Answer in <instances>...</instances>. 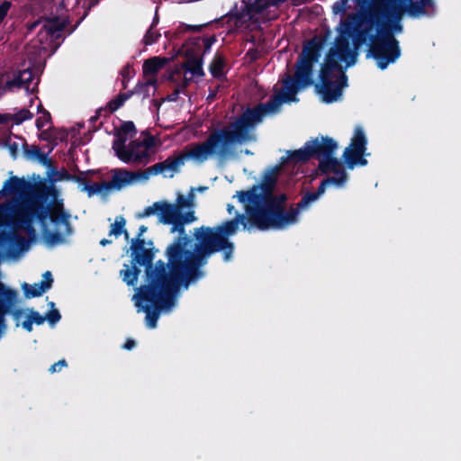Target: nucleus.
<instances>
[{"label":"nucleus","mask_w":461,"mask_h":461,"mask_svg":"<svg viewBox=\"0 0 461 461\" xmlns=\"http://www.w3.org/2000/svg\"><path fill=\"white\" fill-rule=\"evenodd\" d=\"M326 41L324 35H315L307 41L297 58L294 76L286 75L282 81L284 89L271 96L267 103L247 108L232 122L221 129L214 130L204 141L194 144L186 152L167 158L162 161L165 170L177 172L185 158L197 163H203L212 156L226 158L232 154L235 145L255 140L252 131L266 114L277 113L283 103L298 101L297 93L313 84V67L321 57Z\"/></svg>","instance_id":"obj_1"},{"label":"nucleus","mask_w":461,"mask_h":461,"mask_svg":"<svg viewBox=\"0 0 461 461\" xmlns=\"http://www.w3.org/2000/svg\"><path fill=\"white\" fill-rule=\"evenodd\" d=\"M245 213H236V216L223 221L215 227L201 226L194 230L195 240L193 249H187L192 242L190 236L176 237L166 249L167 258H176L178 264L187 271L189 278L199 279L204 276L201 267L205 266L208 258L217 252L221 251L223 260L230 261L232 258L235 246L229 238L239 230L241 224L244 230L258 229L267 230L273 229L267 222H257L252 219L249 207L244 204Z\"/></svg>","instance_id":"obj_2"},{"label":"nucleus","mask_w":461,"mask_h":461,"mask_svg":"<svg viewBox=\"0 0 461 461\" xmlns=\"http://www.w3.org/2000/svg\"><path fill=\"white\" fill-rule=\"evenodd\" d=\"M169 271L155 270L145 275V284L132 296L138 312H145L146 326L155 329L162 311L171 309L181 285L187 287L195 278H189L176 258H167Z\"/></svg>","instance_id":"obj_3"},{"label":"nucleus","mask_w":461,"mask_h":461,"mask_svg":"<svg viewBox=\"0 0 461 461\" xmlns=\"http://www.w3.org/2000/svg\"><path fill=\"white\" fill-rule=\"evenodd\" d=\"M277 182L273 172H267L260 184L253 185L248 190L237 191L235 196L242 204L249 207L252 219L257 222H267L275 230L281 215L283 205H286L288 195L285 193H274Z\"/></svg>","instance_id":"obj_4"},{"label":"nucleus","mask_w":461,"mask_h":461,"mask_svg":"<svg viewBox=\"0 0 461 461\" xmlns=\"http://www.w3.org/2000/svg\"><path fill=\"white\" fill-rule=\"evenodd\" d=\"M59 191L54 185H47L43 182L35 184L32 197L48 210V218L55 225L62 224L65 227L63 232L50 230L45 228L42 231L44 242L49 247L68 243V237L74 232L70 223V214L64 209L63 200H58Z\"/></svg>","instance_id":"obj_5"},{"label":"nucleus","mask_w":461,"mask_h":461,"mask_svg":"<svg viewBox=\"0 0 461 461\" xmlns=\"http://www.w3.org/2000/svg\"><path fill=\"white\" fill-rule=\"evenodd\" d=\"M384 5L382 0H374L371 5H366V9L360 11L357 24H366V27L357 30L354 39L356 49L366 41L368 33L374 28L376 29V32H387L392 37H395V33L402 32V25L400 23L402 13L399 9H393V5Z\"/></svg>","instance_id":"obj_6"},{"label":"nucleus","mask_w":461,"mask_h":461,"mask_svg":"<svg viewBox=\"0 0 461 461\" xmlns=\"http://www.w3.org/2000/svg\"><path fill=\"white\" fill-rule=\"evenodd\" d=\"M184 208H192L190 199H187L184 194H178L175 203H169L167 201H158L148 206L140 214V217H149L157 214L158 221L171 225L170 232H177V237L188 236L185 233V226L192 223L196 220L194 211L183 212Z\"/></svg>","instance_id":"obj_7"},{"label":"nucleus","mask_w":461,"mask_h":461,"mask_svg":"<svg viewBox=\"0 0 461 461\" xmlns=\"http://www.w3.org/2000/svg\"><path fill=\"white\" fill-rule=\"evenodd\" d=\"M367 39L370 42L366 58H373L380 69H385L401 57L400 42L395 37L390 36L389 33L376 32L375 34H368Z\"/></svg>","instance_id":"obj_8"},{"label":"nucleus","mask_w":461,"mask_h":461,"mask_svg":"<svg viewBox=\"0 0 461 461\" xmlns=\"http://www.w3.org/2000/svg\"><path fill=\"white\" fill-rule=\"evenodd\" d=\"M338 142L329 136L316 137L305 142L303 148L290 151L288 158L294 163H306L311 158L327 159L335 154Z\"/></svg>","instance_id":"obj_9"},{"label":"nucleus","mask_w":461,"mask_h":461,"mask_svg":"<svg viewBox=\"0 0 461 461\" xmlns=\"http://www.w3.org/2000/svg\"><path fill=\"white\" fill-rule=\"evenodd\" d=\"M148 228L145 225H140L138 230V234L135 238L131 240V258H133L135 263H138L140 267H145V275L149 272L155 270H160L162 272L169 271L168 262L165 263L159 259L153 264L156 253L158 251L155 248H146V241L142 235L147 231Z\"/></svg>","instance_id":"obj_10"},{"label":"nucleus","mask_w":461,"mask_h":461,"mask_svg":"<svg viewBox=\"0 0 461 461\" xmlns=\"http://www.w3.org/2000/svg\"><path fill=\"white\" fill-rule=\"evenodd\" d=\"M337 69L321 65L320 70V83L315 85V89L321 95L326 104L336 102L342 95V90L348 85V77L340 72L339 77L332 81L333 72Z\"/></svg>","instance_id":"obj_11"},{"label":"nucleus","mask_w":461,"mask_h":461,"mask_svg":"<svg viewBox=\"0 0 461 461\" xmlns=\"http://www.w3.org/2000/svg\"><path fill=\"white\" fill-rule=\"evenodd\" d=\"M284 0H248L244 2V9L241 12L235 11L221 16L219 22L227 24L230 30L238 29L242 26L246 15L251 17L254 14H260L271 6H278Z\"/></svg>","instance_id":"obj_12"},{"label":"nucleus","mask_w":461,"mask_h":461,"mask_svg":"<svg viewBox=\"0 0 461 461\" xmlns=\"http://www.w3.org/2000/svg\"><path fill=\"white\" fill-rule=\"evenodd\" d=\"M357 57V52L350 48L348 39L340 35L336 38L334 46L329 50L322 65L341 72L342 69L338 61H343L346 67H351L356 63Z\"/></svg>","instance_id":"obj_13"},{"label":"nucleus","mask_w":461,"mask_h":461,"mask_svg":"<svg viewBox=\"0 0 461 461\" xmlns=\"http://www.w3.org/2000/svg\"><path fill=\"white\" fill-rule=\"evenodd\" d=\"M33 219L38 220L41 224L42 230L47 227L48 210L40 204L35 198L30 201L25 209L19 214L16 225L23 228L28 234H34L35 230L32 226Z\"/></svg>","instance_id":"obj_14"},{"label":"nucleus","mask_w":461,"mask_h":461,"mask_svg":"<svg viewBox=\"0 0 461 461\" xmlns=\"http://www.w3.org/2000/svg\"><path fill=\"white\" fill-rule=\"evenodd\" d=\"M360 6H366L371 0H354ZM384 5H393L402 13L407 12L411 17H420L427 14L426 7L433 6V0H382Z\"/></svg>","instance_id":"obj_15"},{"label":"nucleus","mask_w":461,"mask_h":461,"mask_svg":"<svg viewBox=\"0 0 461 461\" xmlns=\"http://www.w3.org/2000/svg\"><path fill=\"white\" fill-rule=\"evenodd\" d=\"M320 197L317 196L314 192H307L295 206L292 205L286 210V206L283 205L281 215L284 219L277 221L275 230H282L295 224L298 221L300 212L307 210L311 203H314Z\"/></svg>","instance_id":"obj_16"},{"label":"nucleus","mask_w":461,"mask_h":461,"mask_svg":"<svg viewBox=\"0 0 461 461\" xmlns=\"http://www.w3.org/2000/svg\"><path fill=\"white\" fill-rule=\"evenodd\" d=\"M0 247L6 249V255L10 258H16L20 252L27 249V240L16 232H0Z\"/></svg>","instance_id":"obj_17"},{"label":"nucleus","mask_w":461,"mask_h":461,"mask_svg":"<svg viewBox=\"0 0 461 461\" xmlns=\"http://www.w3.org/2000/svg\"><path fill=\"white\" fill-rule=\"evenodd\" d=\"M112 180L106 182L109 190H121L123 187L141 180L139 171L133 172L125 168H114L111 170Z\"/></svg>","instance_id":"obj_18"},{"label":"nucleus","mask_w":461,"mask_h":461,"mask_svg":"<svg viewBox=\"0 0 461 461\" xmlns=\"http://www.w3.org/2000/svg\"><path fill=\"white\" fill-rule=\"evenodd\" d=\"M34 186L35 184L32 185L23 177L11 176L4 183L3 188L0 190V198L6 195H22L29 191L32 194Z\"/></svg>","instance_id":"obj_19"},{"label":"nucleus","mask_w":461,"mask_h":461,"mask_svg":"<svg viewBox=\"0 0 461 461\" xmlns=\"http://www.w3.org/2000/svg\"><path fill=\"white\" fill-rule=\"evenodd\" d=\"M42 277L43 280L40 283H35L33 285L23 283L22 285V289L23 291L25 298L31 299L34 297H39L51 288L53 284V277L51 272L46 271L42 275Z\"/></svg>","instance_id":"obj_20"},{"label":"nucleus","mask_w":461,"mask_h":461,"mask_svg":"<svg viewBox=\"0 0 461 461\" xmlns=\"http://www.w3.org/2000/svg\"><path fill=\"white\" fill-rule=\"evenodd\" d=\"M126 155L129 157L130 160L125 162L126 164H147L149 161V152L147 149H143L140 140H131L128 144V149L126 150Z\"/></svg>","instance_id":"obj_21"},{"label":"nucleus","mask_w":461,"mask_h":461,"mask_svg":"<svg viewBox=\"0 0 461 461\" xmlns=\"http://www.w3.org/2000/svg\"><path fill=\"white\" fill-rule=\"evenodd\" d=\"M185 56L186 60L181 65L182 68L190 72L193 76L203 77V55H197L193 49H187Z\"/></svg>","instance_id":"obj_22"},{"label":"nucleus","mask_w":461,"mask_h":461,"mask_svg":"<svg viewBox=\"0 0 461 461\" xmlns=\"http://www.w3.org/2000/svg\"><path fill=\"white\" fill-rule=\"evenodd\" d=\"M365 152L350 147L346 148L343 152V158L347 167L353 169L357 165L366 166L367 160L364 158Z\"/></svg>","instance_id":"obj_23"},{"label":"nucleus","mask_w":461,"mask_h":461,"mask_svg":"<svg viewBox=\"0 0 461 461\" xmlns=\"http://www.w3.org/2000/svg\"><path fill=\"white\" fill-rule=\"evenodd\" d=\"M168 62V59L165 57H152L146 59L142 65V72L145 77H157V74Z\"/></svg>","instance_id":"obj_24"},{"label":"nucleus","mask_w":461,"mask_h":461,"mask_svg":"<svg viewBox=\"0 0 461 461\" xmlns=\"http://www.w3.org/2000/svg\"><path fill=\"white\" fill-rule=\"evenodd\" d=\"M318 169L323 175H328L330 173L333 174H343L347 173L342 162L333 156L330 157L327 159H321Z\"/></svg>","instance_id":"obj_25"},{"label":"nucleus","mask_w":461,"mask_h":461,"mask_svg":"<svg viewBox=\"0 0 461 461\" xmlns=\"http://www.w3.org/2000/svg\"><path fill=\"white\" fill-rule=\"evenodd\" d=\"M65 26L66 23L60 21L59 17L47 19L39 32L38 36L41 37L44 32L46 37L50 36L57 38L59 33L64 30Z\"/></svg>","instance_id":"obj_26"},{"label":"nucleus","mask_w":461,"mask_h":461,"mask_svg":"<svg viewBox=\"0 0 461 461\" xmlns=\"http://www.w3.org/2000/svg\"><path fill=\"white\" fill-rule=\"evenodd\" d=\"M138 266L140 265L135 263L133 258H131V265H123L124 268L121 270L120 276L127 285L135 286L137 285L139 276L140 274V269Z\"/></svg>","instance_id":"obj_27"},{"label":"nucleus","mask_w":461,"mask_h":461,"mask_svg":"<svg viewBox=\"0 0 461 461\" xmlns=\"http://www.w3.org/2000/svg\"><path fill=\"white\" fill-rule=\"evenodd\" d=\"M127 135L122 134L118 131L116 134V139L113 142V149L114 150L117 158L122 162H128L130 160L129 157L126 155V150L128 149V145H126Z\"/></svg>","instance_id":"obj_28"},{"label":"nucleus","mask_w":461,"mask_h":461,"mask_svg":"<svg viewBox=\"0 0 461 461\" xmlns=\"http://www.w3.org/2000/svg\"><path fill=\"white\" fill-rule=\"evenodd\" d=\"M226 66V60L223 55L216 53L209 65V71L216 79L224 77L223 69Z\"/></svg>","instance_id":"obj_29"},{"label":"nucleus","mask_w":461,"mask_h":461,"mask_svg":"<svg viewBox=\"0 0 461 461\" xmlns=\"http://www.w3.org/2000/svg\"><path fill=\"white\" fill-rule=\"evenodd\" d=\"M133 94L134 91L132 90L127 93H121L115 98L109 101L104 107L106 109L104 116H109L110 113H113L121 108L124 103L132 96Z\"/></svg>","instance_id":"obj_30"},{"label":"nucleus","mask_w":461,"mask_h":461,"mask_svg":"<svg viewBox=\"0 0 461 461\" xmlns=\"http://www.w3.org/2000/svg\"><path fill=\"white\" fill-rule=\"evenodd\" d=\"M367 140L366 138L365 132L361 127H357L355 129L354 136L351 140L350 148L355 149H359L366 151V150Z\"/></svg>","instance_id":"obj_31"},{"label":"nucleus","mask_w":461,"mask_h":461,"mask_svg":"<svg viewBox=\"0 0 461 461\" xmlns=\"http://www.w3.org/2000/svg\"><path fill=\"white\" fill-rule=\"evenodd\" d=\"M358 15H353L349 18H347L344 21H341L340 24L343 27V31L341 32L347 33L348 35H351L352 32H355V35H357V29H364L366 27V24H357L358 21ZM356 37V36H354ZM355 38H353L354 40Z\"/></svg>","instance_id":"obj_32"},{"label":"nucleus","mask_w":461,"mask_h":461,"mask_svg":"<svg viewBox=\"0 0 461 461\" xmlns=\"http://www.w3.org/2000/svg\"><path fill=\"white\" fill-rule=\"evenodd\" d=\"M108 186L106 182H101V183H94L89 184L86 183L84 186H82L81 191L86 192L87 195L91 197L94 194H101L104 191H108Z\"/></svg>","instance_id":"obj_33"},{"label":"nucleus","mask_w":461,"mask_h":461,"mask_svg":"<svg viewBox=\"0 0 461 461\" xmlns=\"http://www.w3.org/2000/svg\"><path fill=\"white\" fill-rule=\"evenodd\" d=\"M166 170L162 162L154 164L153 166L146 168L145 170L139 171L141 180H148L151 175H158L164 173Z\"/></svg>","instance_id":"obj_34"},{"label":"nucleus","mask_w":461,"mask_h":461,"mask_svg":"<svg viewBox=\"0 0 461 461\" xmlns=\"http://www.w3.org/2000/svg\"><path fill=\"white\" fill-rule=\"evenodd\" d=\"M27 71H21L18 75H16L13 79L5 82L4 86V90L12 91L13 88H22L24 86L23 76L26 75Z\"/></svg>","instance_id":"obj_35"},{"label":"nucleus","mask_w":461,"mask_h":461,"mask_svg":"<svg viewBox=\"0 0 461 461\" xmlns=\"http://www.w3.org/2000/svg\"><path fill=\"white\" fill-rule=\"evenodd\" d=\"M126 220L122 215L117 216L115 218V221L111 224V228L109 230V236L119 237L122 234L123 227H125Z\"/></svg>","instance_id":"obj_36"},{"label":"nucleus","mask_w":461,"mask_h":461,"mask_svg":"<svg viewBox=\"0 0 461 461\" xmlns=\"http://www.w3.org/2000/svg\"><path fill=\"white\" fill-rule=\"evenodd\" d=\"M13 122L19 125L23 123L24 121L31 120L33 117V113L26 109L23 108L20 111H18L16 113L12 114Z\"/></svg>","instance_id":"obj_37"},{"label":"nucleus","mask_w":461,"mask_h":461,"mask_svg":"<svg viewBox=\"0 0 461 461\" xmlns=\"http://www.w3.org/2000/svg\"><path fill=\"white\" fill-rule=\"evenodd\" d=\"M154 29L149 27L143 37L142 41L146 46L156 43L161 36L159 32Z\"/></svg>","instance_id":"obj_38"},{"label":"nucleus","mask_w":461,"mask_h":461,"mask_svg":"<svg viewBox=\"0 0 461 461\" xmlns=\"http://www.w3.org/2000/svg\"><path fill=\"white\" fill-rule=\"evenodd\" d=\"M49 305L50 306L51 309L45 315L46 321H48L50 325H55L61 319V315L59 310L54 308L55 303L53 302H50Z\"/></svg>","instance_id":"obj_39"},{"label":"nucleus","mask_w":461,"mask_h":461,"mask_svg":"<svg viewBox=\"0 0 461 461\" xmlns=\"http://www.w3.org/2000/svg\"><path fill=\"white\" fill-rule=\"evenodd\" d=\"M336 176H328L324 178L328 185H334L338 187H342L348 180V174H335Z\"/></svg>","instance_id":"obj_40"},{"label":"nucleus","mask_w":461,"mask_h":461,"mask_svg":"<svg viewBox=\"0 0 461 461\" xmlns=\"http://www.w3.org/2000/svg\"><path fill=\"white\" fill-rule=\"evenodd\" d=\"M203 41V53L205 54L207 51H209L212 48V45L216 41L215 36L206 37L203 39H201L200 37H196L194 39V46H200V41Z\"/></svg>","instance_id":"obj_41"},{"label":"nucleus","mask_w":461,"mask_h":461,"mask_svg":"<svg viewBox=\"0 0 461 461\" xmlns=\"http://www.w3.org/2000/svg\"><path fill=\"white\" fill-rule=\"evenodd\" d=\"M208 23L200 24V25H189L185 23H181L177 29L176 33H185V32H199L202 29L207 26Z\"/></svg>","instance_id":"obj_42"},{"label":"nucleus","mask_w":461,"mask_h":461,"mask_svg":"<svg viewBox=\"0 0 461 461\" xmlns=\"http://www.w3.org/2000/svg\"><path fill=\"white\" fill-rule=\"evenodd\" d=\"M41 152V149L39 146H32V148H29L27 144L23 145L24 156L29 159H37Z\"/></svg>","instance_id":"obj_43"},{"label":"nucleus","mask_w":461,"mask_h":461,"mask_svg":"<svg viewBox=\"0 0 461 461\" xmlns=\"http://www.w3.org/2000/svg\"><path fill=\"white\" fill-rule=\"evenodd\" d=\"M53 176H56V178L54 179H51V184L50 185H53V183L57 182V181H61V180H67V181H71L72 180V174H70L67 169L63 168L62 170L60 171H58L57 169H55V171L52 173Z\"/></svg>","instance_id":"obj_44"},{"label":"nucleus","mask_w":461,"mask_h":461,"mask_svg":"<svg viewBox=\"0 0 461 461\" xmlns=\"http://www.w3.org/2000/svg\"><path fill=\"white\" fill-rule=\"evenodd\" d=\"M348 7V0H338L333 4L332 11L335 14H345Z\"/></svg>","instance_id":"obj_45"},{"label":"nucleus","mask_w":461,"mask_h":461,"mask_svg":"<svg viewBox=\"0 0 461 461\" xmlns=\"http://www.w3.org/2000/svg\"><path fill=\"white\" fill-rule=\"evenodd\" d=\"M156 85H157V77H151L144 83H138L132 91H134V93H140L142 91V88H145L146 92H149V87L150 86H155Z\"/></svg>","instance_id":"obj_46"},{"label":"nucleus","mask_w":461,"mask_h":461,"mask_svg":"<svg viewBox=\"0 0 461 461\" xmlns=\"http://www.w3.org/2000/svg\"><path fill=\"white\" fill-rule=\"evenodd\" d=\"M119 131L124 135H128V134L135 135L137 133L136 127H135L133 122H131V121L124 122L121 125Z\"/></svg>","instance_id":"obj_47"},{"label":"nucleus","mask_w":461,"mask_h":461,"mask_svg":"<svg viewBox=\"0 0 461 461\" xmlns=\"http://www.w3.org/2000/svg\"><path fill=\"white\" fill-rule=\"evenodd\" d=\"M28 311H29V314H28L29 318L36 325H42L44 323V321H46V317L41 315L39 312H37L33 309H29Z\"/></svg>","instance_id":"obj_48"},{"label":"nucleus","mask_w":461,"mask_h":461,"mask_svg":"<svg viewBox=\"0 0 461 461\" xmlns=\"http://www.w3.org/2000/svg\"><path fill=\"white\" fill-rule=\"evenodd\" d=\"M51 122V115L48 111H44L42 116L36 119L35 126L38 130H41L46 123Z\"/></svg>","instance_id":"obj_49"},{"label":"nucleus","mask_w":461,"mask_h":461,"mask_svg":"<svg viewBox=\"0 0 461 461\" xmlns=\"http://www.w3.org/2000/svg\"><path fill=\"white\" fill-rule=\"evenodd\" d=\"M11 7H12V3L8 0H5L0 3V25L5 21Z\"/></svg>","instance_id":"obj_50"},{"label":"nucleus","mask_w":461,"mask_h":461,"mask_svg":"<svg viewBox=\"0 0 461 461\" xmlns=\"http://www.w3.org/2000/svg\"><path fill=\"white\" fill-rule=\"evenodd\" d=\"M55 131L56 129L53 126L50 127L47 130H43L40 134V139L47 141L50 140V139H57Z\"/></svg>","instance_id":"obj_51"},{"label":"nucleus","mask_w":461,"mask_h":461,"mask_svg":"<svg viewBox=\"0 0 461 461\" xmlns=\"http://www.w3.org/2000/svg\"><path fill=\"white\" fill-rule=\"evenodd\" d=\"M133 72V69H132V67L131 65L130 64H127L126 66L123 67L121 74L123 77V80H122V86H123V88H126L127 87V80L130 78L131 77V74Z\"/></svg>","instance_id":"obj_52"},{"label":"nucleus","mask_w":461,"mask_h":461,"mask_svg":"<svg viewBox=\"0 0 461 461\" xmlns=\"http://www.w3.org/2000/svg\"><path fill=\"white\" fill-rule=\"evenodd\" d=\"M67 366H68V364H67L66 360L60 359L58 362L51 365L50 367L49 368V371H50V373L54 374L56 372H59L62 367H65Z\"/></svg>","instance_id":"obj_53"},{"label":"nucleus","mask_w":461,"mask_h":461,"mask_svg":"<svg viewBox=\"0 0 461 461\" xmlns=\"http://www.w3.org/2000/svg\"><path fill=\"white\" fill-rule=\"evenodd\" d=\"M140 144L143 149H147L149 151V149L155 145V139L152 135H148L147 138L140 140Z\"/></svg>","instance_id":"obj_54"},{"label":"nucleus","mask_w":461,"mask_h":461,"mask_svg":"<svg viewBox=\"0 0 461 461\" xmlns=\"http://www.w3.org/2000/svg\"><path fill=\"white\" fill-rule=\"evenodd\" d=\"M105 112H106L105 108L101 107V108L97 109V111L95 112V114L89 119L90 123L94 126L95 123L98 121V119L102 115L104 116Z\"/></svg>","instance_id":"obj_55"},{"label":"nucleus","mask_w":461,"mask_h":461,"mask_svg":"<svg viewBox=\"0 0 461 461\" xmlns=\"http://www.w3.org/2000/svg\"><path fill=\"white\" fill-rule=\"evenodd\" d=\"M7 146H8L10 155L14 158H16L18 156V150H19L18 144L16 142H10L7 144Z\"/></svg>","instance_id":"obj_56"},{"label":"nucleus","mask_w":461,"mask_h":461,"mask_svg":"<svg viewBox=\"0 0 461 461\" xmlns=\"http://www.w3.org/2000/svg\"><path fill=\"white\" fill-rule=\"evenodd\" d=\"M183 93V90L179 87H176L175 90L167 95V99L169 102H176L178 99L179 95Z\"/></svg>","instance_id":"obj_57"},{"label":"nucleus","mask_w":461,"mask_h":461,"mask_svg":"<svg viewBox=\"0 0 461 461\" xmlns=\"http://www.w3.org/2000/svg\"><path fill=\"white\" fill-rule=\"evenodd\" d=\"M327 186H328V184H327L326 180H325V179H323V180L320 183V185H319V186H318L317 190L314 192V193H315V194H316L317 196L321 197V196L325 193Z\"/></svg>","instance_id":"obj_58"},{"label":"nucleus","mask_w":461,"mask_h":461,"mask_svg":"<svg viewBox=\"0 0 461 461\" xmlns=\"http://www.w3.org/2000/svg\"><path fill=\"white\" fill-rule=\"evenodd\" d=\"M24 71H27L26 75H28V77H23V82H24L23 87H26V89H28L31 82L33 79V75H32V72L29 69H25Z\"/></svg>","instance_id":"obj_59"},{"label":"nucleus","mask_w":461,"mask_h":461,"mask_svg":"<svg viewBox=\"0 0 461 461\" xmlns=\"http://www.w3.org/2000/svg\"><path fill=\"white\" fill-rule=\"evenodd\" d=\"M32 324L33 322L32 321V320L29 318V316H27L26 320L22 323V326L23 328L27 330L28 332H31L32 331L33 328H32Z\"/></svg>","instance_id":"obj_60"},{"label":"nucleus","mask_w":461,"mask_h":461,"mask_svg":"<svg viewBox=\"0 0 461 461\" xmlns=\"http://www.w3.org/2000/svg\"><path fill=\"white\" fill-rule=\"evenodd\" d=\"M13 121L12 113H0V124H7Z\"/></svg>","instance_id":"obj_61"},{"label":"nucleus","mask_w":461,"mask_h":461,"mask_svg":"<svg viewBox=\"0 0 461 461\" xmlns=\"http://www.w3.org/2000/svg\"><path fill=\"white\" fill-rule=\"evenodd\" d=\"M136 346V342L132 339H128L123 344V348L127 350L132 349Z\"/></svg>","instance_id":"obj_62"},{"label":"nucleus","mask_w":461,"mask_h":461,"mask_svg":"<svg viewBox=\"0 0 461 461\" xmlns=\"http://www.w3.org/2000/svg\"><path fill=\"white\" fill-rule=\"evenodd\" d=\"M72 177L73 178L71 181L77 182V183L82 185L83 186L86 185V183H88V181L81 176L72 175Z\"/></svg>","instance_id":"obj_63"},{"label":"nucleus","mask_w":461,"mask_h":461,"mask_svg":"<svg viewBox=\"0 0 461 461\" xmlns=\"http://www.w3.org/2000/svg\"><path fill=\"white\" fill-rule=\"evenodd\" d=\"M190 82H191L190 78L184 77V79L181 82V84H179L176 87H179L180 89H182L183 90V94H185V91L187 88V86H189Z\"/></svg>","instance_id":"obj_64"}]
</instances>
